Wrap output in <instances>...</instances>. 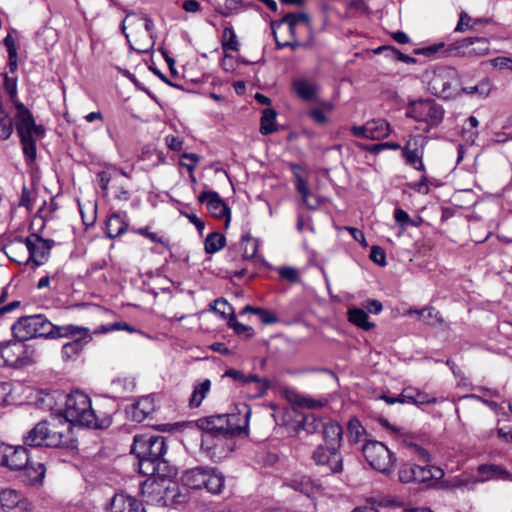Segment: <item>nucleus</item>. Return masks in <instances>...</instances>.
Returning <instances> with one entry per match:
<instances>
[{"label":"nucleus","instance_id":"1","mask_svg":"<svg viewBox=\"0 0 512 512\" xmlns=\"http://www.w3.org/2000/svg\"><path fill=\"white\" fill-rule=\"evenodd\" d=\"M166 451L165 437L153 433L135 435L131 446V453L138 459L139 472L159 479L174 474V468L164 459Z\"/></svg>","mask_w":512,"mask_h":512},{"label":"nucleus","instance_id":"2","mask_svg":"<svg viewBox=\"0 0 512 512\" xmlns=\"http://www.w3.org/2000/svg\"><path fill=\"white\" fill-rule=\"evenodd\" d=\"M24 443L29 447H49L74 449L76 440L73 430L62 416L51 417L49 420L38 422L24 437Z\"/></svg>","mask_w":512,"mask_h":512},{"label":"nucleus","instance_id":"3","mask_svg":"<svg viewBox=\"0 0 512 512\" xmlns=\"http://www.w3.org/2000/svg\"><path fill=\"white\" fill-rule=\"evenodd\" d=\"M62 419L71 426L80 425L96 429L107 428L111 424L109 418L98 420L91 407L90 398L80 391L65 396V410Z\"/></svg>","mask_w":512,"mask_h":512},{"label":"nucleus","instance_id":"4","mask_svg":"<svg viewBox=\"0 0 512 512\" xmlns=\"http://www.w3.org/2000/svg\"><path fill=\"white\" fill-rule=\"evenodd\" d=\"M16 113L14 115V126L20 138L26 161L29 165L36 159V142L34 137L42 138L45 129L37 125L31 111L21 102L15 103Z\"/></svg>","mask_w":512,"mask_h":512},{"label":"nucleus","instance_id":"5","mask_svg":"<svg viewBox=\"0 0 512 512\" xmlns=\"http://www.w3.org/2000/svg\"><path fill=\"white\" fill-rule=\"evenodd\" d=\"M0 466L10 470H25L31 483L41 482L45 475L43 463L31 461L27 448L0 442Z\"/></svg>","mask_w":512,"mask_h":512},{"label":"nucleus","instance_id":"6","mask_svg":"<svg viewBox=\"0 0 512 512\" xmlns=\"http://www.w3.org/2000/svg\"><path fill=\"white\" fill-rule=\"evenodd\" d=\"M251 412H247L243 424H237L239 414H221L200 418L196 425L203 434L247 433L248 420Z\"/></svg>","mask_w":512,"mask_h":512},{"label":"nucleus","instance_id":"7","mask_svg":"<svg viewBox=\"0 0 512 512\" xmlns=\"http://www.w3.org/2000/svg\"><path fill=\"white\" fill-rule=\"evenodd\" d=\"M12 334L19 341L24 342L32 338H48L49 320L42 314L23 316L12 326Z\"/></svg>","mask_w":512,"mask_h":512},{"label":"nucleus","instance_id":"8","mask_svg":"<svg viewBox=\"0 0 512 512\" xmlns=\"http://www.w3.org/2000/svg\"><path fill=\"white\" fill-rule=\"evenodd\" d=\"M247 433L202 434L201 447L215 462H219L235 449V437Z\"/></svg>","mask_w":512,"mask_h":512},{"label":"nucleus","instance_id":"9","mask_svg":"<svg viewBox=\"0 0 512 512\" xmlns=\"http://www.w3.org/2000/svg\"><path fill=\"white\" fill-rule=\"evenodd\" d=\"M406 115L430 127H436L443 121L444 109L433 99H420L409 105Z\"/></svg>","mask_w":512,"mask_h":512},{"label":"nucleus","instance_id":"10","mask_svg":"<svg viewBox=\"0 0 512 512\" xmlns=\"http://www.w3.org/2000/svg\"><path fill=\"white\" fill-rule=\"evenodd\" d=\"M18 244L21 248H25L28 251V257L25 259L11 258L19 264H27L33 262L34 266H40L44 263V260L50 254L54 241L51 239H44L38 234H31L25 239H19Z\"/></svg>","mask_w":512,"mask_h":512},{"label":"nucleus","instance_id":"11","mask_svg":"<svg viewBox=\"0 0 512 512\" xmlns=\"http://www.w3.org/2000/svg\"><path fill=\"white\" fill-rule=\"evenodd\" d=\"M368 464L381 473H388L394 466L395 458L388 447L379 441H367L362 447Z\"/></svg>","mask_w":512,"mask_h":512},{"label":"nucleus","instance_id":"12","mask_svg":"<svg viewBox=\"0 0 512 512\" xmlns=\"http://www.w3.org/2000/svg\"><path fill=\"white\" fill-rule=\"evenodd\" d=\"M398 475L399 480L402 483H425L430 480L441 479L444 476V472L442 469L435 466H420L412 463H407L401 466Z\"/></svg>","mask_w":512,"mask_h":512},{"label":"nucleus","instance_id":"13","mask_svg":"<svg viewBox=\"0 0 512 512\" xmlns=\"http://www.w3.org/2000/svg\"><path fill=\"white\" fill-rule=\"evenodd\" d=\"M312 459L317 466L326 467L332 474L343 470V457L339 449L332 451L330 446L318 445L312 453Z\"/></svg>","mask_w":512,"mask_h":512},{"label":"nucleus","instance_id":"14","mask_svg":"<svg viewBox=\"0 0 512 512\" xmlns=\"http://www.w3.org/2000/svg\"><path fill=\"white\" fill-rule=\"evenodd\" d=\"M200 203H206L210 214L215 218H225V227L229 226L231 220V211L227 204L221 199L215 191H204L198 196Z\"/></svg>","mask_w":512,"mask_h":512},{"label":"nucleus","instance_id":"15","mask_svg":"<svg viewBox=\"0 0 512 512\" xmlns=\"http://www.w3.org/2000/svg\"><path fill=\"white\" fill-rule=\"evenodd\" d=\"M0 347L4 356L5 366H22L28 362H32L31 357L34 351L31 352V356H22L28 354V346L24 344L1 343Z\"/></svg>","mask_w":512,"mask_h":512},{"label":"nucleus","instance_id":"16","mask_svg":"<svg viewBox=\"0 0 512 512\" xmlns=\"http://www.w3.org/2000/svg\"><path fill=\"white\" fill-rule=\"evenodd\" d=\"M223 377H230L233 380L245 385L251 382L256 384L254 398L263 397L270 387V382L266 378H260L256 374L245 375L242 371L230 368L225 371Z\"/></svg>","mask_w":512,"mask_h":512},{"label":"nucleus","instance_id":"17","mask_svg":"<svg viewBox=\"0 0 512 512\" xmlns=\"http://www.w3.org/2000/svg\"><path fill=\"white\" fill-rule=\"evenodd\" d=\"M0 504L6 512H28L31 509L30 502L12 489L0 493Z\"/></svg>","mask_w":512,"mask_h":512},{"label":"nucleus","instance_id":"18","mask_svg":"<svg viewBox=\"0 0 512 512\" xmlns=\"http://www.w3.org/2000/svg\"><path fill=\"white\" fill-rule=\"evenodd\" d=\"M155 410L153 398L145 396L127 408L129 418L135 422L144 421Z\"/></svg>","mask_w":512,"mask_h":512},{"label":"nucleus","instance_id":"19","mask_svg":"<svg viewBox=\"0 0 512 512\" xmlns=\"http://www.w3.org/2000/svg\"><path fill=\"white\" fill-rule=\"evenodd\" d=\"M110 512H145L142 504L134 497L115 494L110 503Z\"/></svg>","mask_w":512,"mask_h":512},{"label":"nucleus","instance_id":"20","mask_svg":"<svg viewBox=\"0 0 512 512\" xmlns=\"http://www.w3.org/2000/svg\"><path fill=\"white\" fill-rule=\"evenodd\" d=\"M49 336L48 338H77L80 335L89 333V329L83 326H77L73 324L68 325H54L49 321Z\"/></svg>","mask_w":512,"mask_h":512},{"label":"nucleus","instance_id":"21","mask_svg":"<svg viewBox=\"0 0 512 512\" xmlns=\"http://www.w3.org/2000/svg\"><path fill=\"white\" fill-rule=\"evenodd\" d=\"M450 86V77L445 72L435 73L428 82L429 91H431L432 94L443 98H450L452 96Z\"/></svg>","mask_w":512,"mask_h":512},{"label":"nucleus","instance_id":"22","mask_svg":"<svg viewBox=\"0 0 512 512\" xmlns=\"http://www.w3.org/2000/svg\"><path fill=\"white\" fill-rule=\"evenodd\" d=\"M206 477L203 479L204 485L202 489H206L211 494L222 493L225 487V476L217 468L209 467L206 468Z\"/></svg>","mask_w":512,"mask_h":512},{"label":"nucleus","instance_id":"23","mask_svg":"<svg viewBox=\"0 0 512 512\" xmlns=\"http://www.w3.org/2000/svg\"><path fill=\"white\" fill-rule=\"evenodd\" d=\"M323 439L326 446H330L332 451L336 449L340 450L343 428L342 426L334 421H330L322 427Z\"/></svg>","mask_w":512,"mask_h":512},{"label":"nucleus","instance_id":"24","mask_svg":"<svg viewBox=\"0 0 512 512\" xmlns=\"http://www.w3.org/2000/svg\"><path fill=\"white\" fill-rule=\"evenodd\" d=\"M299 165H293L292 169L295 175V188L297 192L301 195L303 203L309 209H316L320 202L316 196H314L309 190L306 181L303 179L301 175L298 174L297 169H299Z\"/></svg>","mask_w":512,"mask_h":512},{"label":"nucleus","instance_id":"25","mask_svg":"<svg viewBox=\"0 0 512 512\" xmlns=\"http://www.w3.org/2000/svg\"><path fill=\"white\" fill-rule=\"evenodd\" d=\"M295 426H293V430L296 434H299L301 431H306L308 434H313L318 430H322L323 423L321 420H318L313 414L303 415L300 413H296Z\"/></svg>","mask_w":512,"mask_h":512},{"label":"nucleus","instance_id":"26","mask_svg":"<svg viewBox=\"0 0 512 512\" xmlns=\"http://www.w3.org/2000/svg\"><path fill=\"white\" fill-rule=\"evenodd\" d=\"M292 87L297 96L304 101H312L316 98L319 87L311 80L297 78L293 80Z\"/></svg>","mask_w":512,"mask_h":512},{"label":"nucleus","instance_id":"27","mask_svg":"<svg viewBox=\"0 0 512 512\" xmlns=\"http://www.w3.org/2000/svg\"><path fill=\"white\" fill-rule=\"evenodd\" d=\"M90 332L84 335H80L77 338H74L73 341H70L63 345L61 354L62 358L65 361L75 359L80 353L83 351L84 346L91 341Z\"/></svg>","mask_w":512,"mask_h":512},{"label":"nucleus","instance_id":"28","mask_svg":"<svg viewBox=\"0 0 512 512\" xmlns=\"http://www.w3.org/2000/svg\"><path fill=\"white\" fill-rule=\"evenodd\" d=\"M207 466H197L183 472L181 482L184 486L194 490L202 489L203 479L206 477Z\"/></svg>","mask_w":512,"mask_h":512},{"label":"nucleus","instance_id":"29","mask_svg":"<svg viewBox=\"0 0 512 512\" xmlns=\"http://www.w3.org/2000/svg\"><path fill=\"white\" fill-rule=\"evenodd\" d=\"M286 485L295 491H299L307 496L311 495L316 485L309 476L295 475L286 482Z\"/></svg>","mask_w":512,"mask_h":512},{"label":"nucleus","instance_id":"30","mask_svg":"<svg viewBox=\"0 0 512 512\" xmlns=\"http://www.w3.org/2000/svg\"><path fill=\"white\" fill-rule=\"evenodd\" d=\"M478 472L481 476L482 481H487L490 479H512L511 474L507 470L498 465H480L478 468Z\"/></svg>","mask_w":512,"mask_h":512},{"label":"nucleus","instance_id":"31","mask_svg":"<svg viewBox=\"0 0 512 512\" xmlns=\"http://www.w3.org/2000/svg\"><path fill=\"white\" fill-rule=\"evenodd\" d=\"M368 139L378 140L387 137L390 134V125L384 119H373L367 121Z\"/></svg>","mask_w":512,"mask_h":512},{"label":"nucleus","instance_id":"32","mask_svg":"<svg viewBox=\"0 0 512 512\" xmlns=\"http://www.w3.org/2000/svg\"><path fill=\"white\" fill-rule=\"evenodd\" d=\"M128 224L119 214H112L107 223L106 230L109 238H115L122 235L127 230Z\"/></svg>","mask_w":512,"mask_h":512},{"label":"nucleus","instance_id":"33","mask_svg":"<svg viewBox=\"0 0 512 512\" xmlns=\"http://www.w3.org/2000/svg\"><path fill=\"white\" fill-rule=\"evenodd\" d=\"M407 313L409 315L417 314L419 319L427 325L436 326L442 322V318L439 316V312L436 311L433 307H425L421 310L409 309Z\"/></svg>","mask_w":512,"mask_h":512},{"label":"nucleus","instance_id":"34","mask_svg":"<svg viewBox=\"0 0 512 512\" xmlns=\"http://www.w3.org/2000/svg\"><path fill=\"white\" fill-rule=\"evenodd\" d=\"M348 319L351 323L362 328L365 331H368L375 326L374 323L368 321L367 313L360 308L349 309Z\"/></svg>","mask_w":512,"mask_h":512},{"label":"nucleus","instance_id":"35","mask_svg":"<svg viewBox=\"0 0 512 512\" xmlns=\"http://www.w3.org/2000/svg\"><path fill=\"white\" fill-rule=\"evenodd\" d=\"M402 154L407 164L414 166V168L419 171L425 170L418 149H411V140H409L405 147L402 148Z\"/></svg>","mask_w":512,"mask_h":512},{"label":"nucleus","instance_id":"36","mask_svg":"<svg viewBox=\"0 0 512 512\" xmlns=\"http://www.w3.org/2000/svg\"><path fill=\"white\" fill-rule=\"evenodd\" d=\"M211 382L209 379L204 380L203 382L197 384L194 387L192 395L189 400V404L191 407H199L206 397L207 393L210 391Z\"/></svg>","mask_w":512,"mask_h":512},{"label":"nucleus","instance_id":"37","mask_svg":"<svg viewBox=\"0 0 512 512\" xmlns=\"http://www.w3.org/2000/svg\"><path fill=\"white\" fill-rule=\"evenodd\" d=\"M277 113L272 108H266L262 112L260 132L263 135H269L276 131L275 120Z\"/></svg>","mask_w":512,"mask_h":512},{"label":"nucleus","instance_id":"38","mask_svg":"<svg viewBox=\"0 0 512 512\" xmlns=\"http://www.w3.org/2000/svg\"><path fill=\"white\" fill-rule=\"evenodd\" d=\"M225 237L221 233L212 232L210 233L204 244L205 252L208 254H214L221 250L225 245Z\"/></svg>","mask_w":512,"mask_h":512},{"label":"nucleus","instance_id":"39","mask_svg":"<svg viewBox=\"0 0 512 512\" xmlns=\"http://www.w3.org/2000/svg\"><path fill=\"white\" fill-rule=\"evenodd\" d=\"M472 46L467 51H463L462 55L467 57L483 56L489 51V42L484 37H475Z\"/></svg>","mask_w":512,"mask_h":512},{"label":"nucleus","instance_id":"40","mask_svg":"<svg viewBox=\"0 0 512 512\" xmlns=\"http://www.w3.org/2000/svg\"><path fill=\"white\" fill-rule=\"evenodd\" d=\"M475 37H468L452 43L443 53L447 56H463L462 52L467 51L473 45Z\"/></svg>","mask_w":512,"mask_h":512},{"label":"nucleus","instance_id":"41","mask_svg":"<svg viewBox=\"0 0 512 512\" xmlns=\"http://www.w3.org/2000/svg\"><path fill=\"white\" fill-rule=\"evenodd\" d=\"M308 23L309 17L305 13H287L279 22H272V28L279 27L281 24L286 23L288 26H297L299 23Z\"/></svg>","mask_w":512,"mask_h":512},{"label":"nucleus","instance_id":"42","mask_svg":"<svg viewBox=\"0 0 512 512\" xmlns=\"http://www.w3.org/2000/svg\"><path fill=\"white\" fill-rule=\"evenodd\" d=\"M491 91V84L488 79L480 81L477 85L467 86L462 88V92L470 95H478L479 97H486Z\"/></svg>","mask_w":512,"mask_h":512},{"label":"nucleus","instance_id":"43","mask_svg":"<svg viewBox=\"0 0 512 512\" xmlns=\"http://www.w3.org/2000/svg\"><path fill=\"white\" fill-rule=\"evenodd\" d=\"M348 435L352 442H359L365 435V429L357 418H351L347 426Z\"/></svg>","mask_w":512,"mask_h":512},{"label":"nucleus","instance_id":"44","mask_svg":"<svg viewBox=\"0 0 512 512\" xmlns=\"http://www.w3.org/2000/svg\"><path fill=\"white\" fill-rule=\"evenodd\" d=\"M239 43L232 27H226L223 31L222 48L224 51H237Z\"/></svg>","mask_w":512,"mask_h":512},{"label":"nucleus","instance_id":"45","mask_svg":"<svg viewBox=\"0 0 512 512\" xmlns=\"http://www.w3.org/2000/svg\"><path fill=\"white\" fill-rule=\"evenodd\" d=\"M228 326L238 335L245 334L248 338L253 336V328L238 322L235 315L228 318Z\"/></svg>","mask_w":512,"mask_h":512},{"label":"nucleus","instance_id":"46","mask_svg":"<svg viewBox=\"0 0 512 512\" xmlns=\"http://www.w3.org/2000/svg\"><path fill=\"white\" fill-rule=\"evenodd\" d=\"M481 19H473L466 12H461L459 21L455 28V32H463L467 29L473 28L476 24L480 23Z\"/></svg>","mask_w":512,"mask_h":512},{"label":"nucleus","instance_id":"47","mask_svg":"<svg viewBox=\"0 0 512 512\" xmlns=\"http://www.w3.org/2000/svg\"><path fill=\"white\" fill-rule=\"evenodd\" d=\"M14 127V118H11L8 114L4 117H0V139L7 140Z\"/></svg>","mask_w":512,"mask_h":512},{"label":"nucleus","instance_id":"48","mask_svg":"<svg viewBox=\"0 0 512 512\" xmlns=\"http://www.w3.org/2000/svg\"><path fill=\"white\" fill-rule=\"evenodd\" d=\"M212 309L220 314L223 318H229L231 315H234L233 308L229 305L227 300L224 298H219L214 301V305Z\"/></svg>","mask_w":512,"mask_h":512},{"label":"nucleus","instance_id":"49","mask_svg":"<svg viewBox=\"0 0 512 512\" xmlns=\"http://www.w3.org/2000/svg\"><path fill=\"white\" fill-rule=\"evenodd\" d=\"M136 232L138 234L148 238L152 242L161 244L165 248L169 247V241L167 239H164L163 237L158 236L157 233L150 232L148 227L138 228L136 230Z\"/></svg>","mask_w":512,"mask_h":512},{"label":"nucleus","instance_id":"50","mask_svg":"<svg viewBox=\"0 0 512 512\" xmlns=\"http://www.w3.org/2000/svg\"><path fill=\"white\" fill-rule=\"evenodd\" d=\"M389 50L391 52V55L392 57L396 58L397 60L403 62V63H406V64H415L417 62V60L411 56H408L406 54H403L402 52H400L398 49L394 48V47H380L377 49L376 52L380 51V50Z\"/></svg>","mask_w":512,"mask_h":512},{"label":"nucleus","instance_id":"51","mask_svg":"<svg viewBox=\"0 0 512 512\" xmlns=\"http://www.w3.org/2000/svg\"><path fill=\"white\" fill-rule=\"evenodd\" d=\"M4 89L9 94V96L14 104L16 102H19L16 99V97H17V80H16V78H10L6 75L5 81H4Z\"/></svg>","mask_w":512,"mask_h":512},{"label":"nucleus","instance_id":"52","mask_svg":"<svg viewBox=\"0 0 512 512\" xmlns=\"http://www.w3.org/2000/svg\"><path fill=\"white\" fill-rule=\"evenodd\" d=\"M370 259L379 266L386 265L385 251L379 246H372L370 251Z\"/></svg>","mask_w":512,"mask_h":512},{"label":"nucleus","instance_id":"53","mask_svg":"<svg viewBox=\"0 0 512 512\" xmlns=\"http://www.w3.org/2000/svg\"><path fill=\"white\" fill-rule=\"evenodd\" d=\"M242 242H247V244L251 243V248H248V246H246L244 248L243 258L244 259H252L255 256L257 249H258L257 242L253 241L251 236L248 234L242 236Z\"/></svg>","mask_w":512,"mask_h":512},{"label":"nucleus","instance_id":"54","mask_svg":"<svg viewBox=\"0 0 512 512\" xmlns=\"http://www.w3.org/2000/svg\"><path fill=\"white\" fill-rule=\"evenodd\" d=\"M281 278L288 280L291 283H297L299 281V273L297 269L293 267H282L278 271Z\"/></svg>","mask_w":512,"mask_h":512},{"label":"nucleus","instance_id":"55","mask_svg":"<svg viewBox=\"0 0 512 512\" xmlns=\"http://www.w3.org/2000/svg\"><path fill=\"white\" fill-rule=\"evenodd\" d=\"M182 159H188L190 160L189 163L180 162V165L182 167H185L190 174H192L196 168V164L199 162L200 157L195 153H183L181 155Z\"/></svg>","mask_w":512,"mask_h":512},{"label":"nucleus","instance_id":"56","mask_svg":"<svg viewBox=\"0 0 512 512\" xmlns=\"http://www.w3.org/2000/svg\"><path fill=\"white\" fill-rule=\"evenodd\" d=\"M395 221L401 226L404 230L409 224H411L410 216L406 211L401 208L395 209L394 213Z\"/></svg>","mask_w":512,"mask_h":512},{"label":"nucleus","instance_id":"57","mask_svg":"<svg viewBox=\"0 0 512 512\" xmlns=\"http://www.w3.org/2000/svg\"><path fill=\"white\" fill-rule=\"evenodd\" d=\"M490 64L495 68L512 70V58L509 57H496L490 60Z\"/></svg>","mask_w":512,"mask_h":512},{"label":"nucleus","instance_id":"58","mask_svg":"<svg viewBox=\"0 0 512 512\" xmlns=\"http://www.w3.org/2000/svg\"><path fill=\"white\" fill-rule=\"evenodd\" d=\"M256 315L259 316L260 320L264 324H273L278 321V318L274 313H272L264 308L259 307Z\"/></svg>","mask_w":512,"mask_h":512},{"label":"nucleus","instance_id":"59","mask_svg":"<svg viewBox=\"0 0 512 512\" xmlns=\"http://www.w3.org/2000/svg\"><path fill=\"white\" fill-rule=\"evenodd\" d=\"M437 399L433 396H430L427 393L421 392L418 389L416 390L415 394V403L414 405L420 406L424 404H432L436 403Z\"/></svg>","mask_w":512,"mask_h":512},{"label":"nucleus","instance_id":"60","mask_svg":"<svg viewBox=\"0 0 512 512\" xmlns=\"http://www.w3.org/2000/svg\"><path fill=\"white\" fill-rule=\"evenodd\" d=\"M247 0H226L225 1V8L228 10V12L223 13L225 17L229 16L233 12L237 11L239 6H248L249 4L246 3Z\"/></svg>","mask_w":512,"mask_h":512},{"label":"nucleus","instance_id":"61","mask_svg":"<svg viewBox=\"0 0 512 512\" xmlns=\"http://www.w3.org/2000/svg\"><path fill=\"white\" fill-rule=\"evenodd\" d=\"M416 388L407 387L400 394L401 403H415Z\"/></svg>","mask_w":512,"mask_h":512},{"label":"nucleus","instance_id":"62","mask_svg":"<svg viewBox=\"0 0 512 512\" xmlns=\"http://www.w3.org/2000/svg\"><path fill=\"white\" fill-rule=\"evenodd\" d=\"M384 149H393V150L401 149L402 150V147L399 143H396V142H384V143H379V144L373 145L371 147L370 151L373 153H378Z\"/></svg>","mask_w":512,"mask_h":512},{"label":"nucleus","instance_id":"63","mask_svg":"<svg viewBox=\"0 0 512 512\" xmlns=\"http://www.w3.org/2000/svg\"><path fill=\"white\" fill-rule=\"evenodd\" d=\"M442 48H444L443 43L431 45V46H428L425 48L415 49L414 52H415V54H423L425 56H432V55L436 54L437 52H439Z\"/></svg>","mask_w":512,"mask_h":512},{"label":"nucleus","instance_id":"64","mask_svg":"<svg viewBox=\"0 0 512 512\" xmlns=\"http://www.w3.org/2000/svg\"><path fill=\"white\" fill-rule=\"evenodd\" d=\"M165 141H166L168 148L173 151H180L182 149L183 141L178 137L168 135L165 138Z\"/></svg>","mask_w":512,"mask_h":512}]
</instances>
